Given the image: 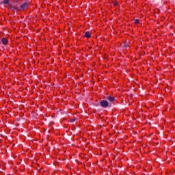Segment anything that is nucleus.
Returning a JSON list of instances; mask_svg holds the SVG:
<instances>
[{
    "mask_svg": "<svg viewBox=\"0 0 175 175\" xmlns=\"http://www.w3.org/2000/svg\"><path fill=\"white\" fill-rule=\"evenodd\" d=\"M135 24H139V19H135L134 21Z\"/></svg>",
    "mask_w": 175,
    "mask_h": 175,
    "instance_id": "obj_10",
    "label": "nucleus"
},
{
    "mask_svg": "<svg viewBox=\"0 0 175 175\" xmlns=\"http://www.w3.org/2000/svg\"><path fill=\"white\" fill-rule=\"evenodd\" d=\"M100 105L101 106V107H111V103H109V101L108 100H102L100 102Z\"/></svg>",
    "mask_w": 175,
    "mask_h": 175,
    "instance_id": "obj_1",
    "label": "nucleus"
},
{
    "mask_svg": "<svg viewBox=\"0 0 175 175\" xmlns=\"http://www.w3.org/2000/svg\"><path fill=\"white\" fill-rule=\"evenodd\" d=\"M15 2H18V0H14Z\"/></svg>",
    "mask_w": 175,
    "mask_h": 175,
    "instance_id": "obj_12",
    "label": "nucleus"
},
{
    "mask_svg": "<svg viewBox=\"0 0 175 175\" xmlns=\"http://www.w3.org/2000/svg\"><path fill=\"white\" fill-rule=\"evenodd\" d=\"M113 3L114 6H118V3H117L116 1H113Z\"/></svg>",
    "mask_w": 175,
    "mask_h": 175,
    "instance_id": "obj_9",
    "label": "nucleus"
},
{
    "mask_svg": "<svg viewBox=\"0 0 175 175\" xmlns=\"http://www.w3.org/2000/svg\"><path fill=\"white\" fill-rule=\"evenodd\" d=\"M11 10H13V12H15V10H18V8L16 5H14L13 4H10Z\"/></svg>",
    "mask_w": 175,
    "mask_h": 175,
    "instance_id": "obj_3",
    "label": "nucleus"
},
{
    "mask_svg": "<svg viewBox=\"0 0 175 175\" xmlns=\"http://www.w3.org/2000/svg\"><path fill=\"white\" fill-rule=\"evenodd\" d=\"M1 3H4V5L9 4V0H3Z\"/></svg>",
    "mask_w": 175,
    "mask_h": 175,
    "instance_id": "obj_7",
    "label": "nucleus"
},
{
    "mask_svg": "<svg viewBox=\"0 0 175 175\" xmlns=\"http://www.w3.org/2000/svg\"><path fill=\"white\" fill-rule=\"evenodd\" d=\"M107 100H109V102H111V103L116 101V98H114V96H107Z\"/></svg>",
    "mask_w": 175,
    "mask_h": 175,
    "instance_id": "obj_2",
    "label": "nucleus"
},
{
    "mask_svg": "<svg viewBox=\"0 0 175 175\" xmlns=\"http://www.w3.org/2000/svg\"><path fill=\"white\" fill-rule=\"evenodd\" d=\"M128 47H129V44H128L126 43L123 44V48L124 49H128Z\"/></svg>",
    "mask_w": 175,
    "mask_h": 175,
    "instance_id": "obj_8",
    "label": "nucleus"
},
{
    "mask_svg": "<svg viewBox=\"0 0 175 175\" xmlns=\"http://www.w3.org/2000/svg\"><path fill=\"white\" fill-rule=\"evenodd\" d=\"M75 121H76V119H71L70 120V122H75Z\"/></svg>",
    "mask_w": 175,
    "mask_h": 175,
    "instance_id": "obj_11",
    "label": "nucleus"
},
{
    "mask_svg": "<svg viewBox=\"0 0 175 175\" xmlns=\"http://www.w3.org/2000/svg\"><path fill=\"white\" fill-rule=\"evenodd\" d=\"M1 43L2 44L6 45L8 43H9V40L6 38H3L1 39Z\"/></svg>",
    "mask_w": 175,
    "mask_h": 175,
    "instance_id": "obj_4",
    "label": "nucleus"
},
{
    "mask_svg": "<svg viewBox=\"0 0 175 175\" xmlns=\"http://www.w3.org/2000/svg\"><path fill=\"white\" fill-rule=\"evenodd\" d=\"M84 36H85V38H89L91 36V32H90V31L85 32Z\"/></svg>",
    "mask_w": 175,
    "mask_h": 175,
    "instance_id": "obj_6",
    "label": "nucleus"
},
{
    "mask_svg": "<svg viewBox=\"0 0 175 175\" xmlns=\"http://www.w3.org/2000/svg\"><path fill=\"white\" fill-rule=\"evenodd\" d=\"M28 7V3H24L23 4L21 5V8L23 10L25 9H27Z\"/></svg>",
    "mask_w": 175,
    "mask_h": 175,
    "instance_id": "obj_5",
    "label": "nucleus"
}]
</instances>
